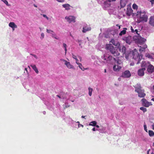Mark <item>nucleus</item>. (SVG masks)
Listing matches in <instances>:
<instances>
[{"label": "nucleus", "instance_id": "f257e3e1", "mask_svg": "<svg viewBox=\"0 0 154 154\" xmlns=\"http://www.w3.org/2000/svg\"><path fill=\"white\" fill-rule=\"evenodd\" d=\"M116 46L115 48L111 44H107L106 45V49L110 51L112 54L115 56H118L119 55L121 51L120 44L119 42L116 39H112L109 41Z\"/></svg>", "mask_w": 154, "mask_h": 154}, {"label": "nucleus", "instance_id": "f03ea898", "mask_svg": "<svg viewBox=\"0 0 154 154\" xmlns=\"http://www.w3.org/2000/svg\"><path fill=\"white\" fill-rule=\"evenodd\" d=\"M134 14L136 16L137 23H140L141 22H145L147 21L148 16L146 14L145 11H137V13H134Z\"/></svg>", "mask_w": 154, "mask_h": 154}, {"label": "nucleus", "instance_id": "7ed1b4c3", "mask_svg": "<svg viewBox=\"0 0 154 154\" xmlns=\"http://www.w3.org/2000/svg\"><path fill=\"white\" fill-rule=\"evenodd\" d=\"M134 87L135 88V91L137 92L138 94V96L140 97H144L146 96V94L144 93V90L142 89V87L140 84H137Z\"/></svg>", "mask_w": 154, "mask_h": 154}, {"label": "nucleus", "instance_id": "20e7f679", "mask_svg": "<svg viewBox=\"0 0 154 154\" xmlns=\"http://www.w3.org/2000/svg\"><path fill=\"white\" fill-rule=\"evenodd\" d=\"M133 58L135 60H138L137 64H138L142 58L143 56L142 54H139L138 53L136 49H134L133 51Z\"/></svg>", "mask_w": 154, "mask_h": 154}, {"label": "nucleus", "instance_id": "39448f33", "mask_svg": "<svg viewBox=\"0 0 154 154\" xmlns=\"http://www.w3.org/2000/svg\"><path fill=\"white\" fill-rule=\"evenodd\" d=\"M103 59L106 60L108 63L111 64L113 63L116 61L115 58L113 57L112 56L109 55L107 54H106L104 55Z\"/></svg>", "mask_w": 154, "mask_h": 154}, {"label": "nucleus", "instance_id": "423d86ee", "mask_svg": "<svg viewBox=\"0 0 154 154\" xmlns=\"http://www.w3.org/2000/svg\"><path fill=\"white\" fill-rule=\"evenodd\" d=\"M143 106L146 107H149L152 104L151 102L148 101L146 99L143 98L141 100Z\"/></svg>", "mask_w": 154, "mask_h": 154}, {"label": "nucleus", "instance_id": "0eeeda50", "mask_svg": "<svg viewBox=\"0 0 154 154\" xmlns=\"http://www.w3.org/2000/svg\"><path fill=\"white\" fill-rule=\"evenodd\" d=\"M131 74L129 70H126L122 73L121 77L124 78H128L131 76Z\"/></svg>", "mask_w": 154, "mask_h": 154}, {"label": "nucleus", "instance_id": "6e6552de", "mask_svg": "<svg viewBox=\"0 0 154 154\" xmlns=\"http://www.w3.org/2000/svg\"><path fill=\"white\" fill-rule=\"evenodd\" d=\"M65 18L69 23H71L72 22L75 23V17L73 16H69V17H66Z\"/></svg>", "mask_w": 154, "mask_h": 154}, {"label": "nucleus", "instance_id": "1a4fd4ad", "mask_svg": "<svg viewBox=\"0 0 154 154\" xmlns=\"http://www.w3.org/2000/svg\"><path fill=\"white\" fill-rule=\"evenodd\" d=\"M146 41V39L141 37H140L137 38L136 40V42L138 44L140 45H142L144 44Z\"/></svg>", "mask_w": 154, "mask_h": 154}, {"label": "nucleus", "instance_id": "9d476101", "mask_svg": "<svg viewBox=\"0 0 154 154\" xmlns=\"http://www.w3.org/2000/svg\"><path fill=\"white\" fill-rule=\"evenodd\" d=\"M147 71L149 73H152L154 72V66L150 63L147 67Z\"/></svg>", "mask_w": 154, "mask_h": 154}, {"label": "nucleus", "instance_id": "9b49d317", "mask_svg": "<svg viewBox=\"0 0 154 154\" xmlns=\"http://www.w3.org/2000/svg\"><path fill=\"white\" fill-rule=\"evenodd\" d=\"M146 70L145 68H142L140 69L138 71V75L140 76H142L144 75V71Z\"/></svg>", "mask_w": 154, "mask_h": 154}, {"label": "nucleus", "instance_id": "f8f14e48", "mask_svg": "<svg viewBox=\"0 0 154 154\" xmlns=\"http://www.w3.org/2000/svg\"><path fill=\"white\" fill-rule=\"evenodd\" d=\"M60 60L62 61H63L65 62V64L68 68L73 69L74 68L73 66L71 65L69 62H68L66 60L63 59H61Z\"/></svg>", "mask_w": 154, "mask_h": 154}, {"label": "nucleus", "instance_id": "ddd939ff", "mask_svg": "<svg viewBox=\"0 0 154 154\" xmlns=\"http://www.w3.org/2000/svg\"><path fill=\"white\" fill-rule=\"evenodd\" d=\"M150 63L149 62L147 61L146 62L145 61L143 60L142 62L141 63V67L143 68L147 67Z\"/></svg>", "mask_w": 154, "mask_h": 154}, {"label": "nucleus", "instance_id": "4468645a", "mask_svg": "<svg viewBox=\"0 0 154 154\" xmlns=\"http://www.w3.org/2000/svg\"><path fill=\"white\" fill-rule=\"evenodd\" d=\"M125 40L127 43L128 44H130L132 41V37L130 36H128L125 38Z\"/></svg>", "mask_w": 154, "mask_h": 154}, {"label": "nucleus", "instance_id": "2eb2a0df", "mask_svg": "<svg viewBox=\"0 0 154 154\" xmlns=\"http://www.w3.org/2000/svg\"><path fill=\"white\" fill-rule=\"evenodd\" d=\"M133 12V10L130 7H128L127 8L126 11V14L128 16H130L131 14Z\"/></svg>", "mask_w": 154, "mask_h": 154}, {"label": "nucleus", "instance_id": "dca6fc26", "mask_svg": "<svg viewBox=\"0 0 154 154\" xmlns=\"http://www.w3.org/2000/svg\"><path fill=\"white\" fill-rule=\"evenodd\" d=\"M149 24L154 26V15L151 16L149 19Z\"/></svg>", "mask_w": 154, "mask_h": 154}, {"label": "nucleus", "instance_id": "f3484780", "mask_svg": "<svg viewBox=\"0 0 154 154\" xmlns=\"http://www.w3.org/2000/svg\"><path fill=\"white\" fill-rule=\"evenodd\" d=\"M128 0H121L120 5L121 7L122 8H124L126 5Z\"/></svg>", "mask_w": 154, "mask_h": 154}, {"label": "nucleus", "instance_id": "a211bd4d", "mask_svg": "<svg viewBox=\"0 0 154 154\" xmlns=\"http://www.w3.org/2000/svg\"><path fill=\"white\" fill-rule=\"evenodd\" d=\"M122 68L121 65H115L113 67V69L114 71H118Z\"/></svg>", "mask_w": 154, "mask_h": 154}, {"label": "nucleus", "instance_id": "6ab92c4d", "mask_svg": "<svg viewBox=\"0 0 154 154\" xmlns=\"http://www.w3.org/2000/svg\"><path fill=\"white\" fill-rule=\"evenodd\" d=\"M91 30V28L90 27L85 26L83 28L82 32L85 33L87 31H90Z\"/></svg>", "mask_w": 154, "mask_h": 154}, {"label": "nucleus", "instance_id": "aec40b11", "mask_svg": "<svg viewBox=\"0 0 154 154\" xmlns=\"http://www.w3.org/2000/svg\"><path fill=\"white\" fill-rule=\"evenodd\" d=\"M121 51L120 52H121L122 53V55H123L124 54H125L126 53V47L124 46H122L121 47Z\"/></svg>", "mask_w": 154, "mask_h": 154}, {"label": "nucleus", "instance_id": "412c9836", "mask_svg": "<svg viewBox=\"0 0 154 154\" xmlns=\"http://www.w3.org/2000/svg\"><path fill=\"white\" fill-rule=\"evenodd\" d=\"M9 26L10 27L12 28H17V26L15 23L13 22H11L9 24Z\"/></svg>", "mask_w": 154, "mask_h": 154}, {"label": "nucleus", "instance_id": "4be33fe9", "mask_svg": "<svg viewBox=\"0 0 154 154\" xmlns=\"http://www.w3.org/2000/svg\"><path fill=\"white\" fill-rule=\"evenodd\" d=\"M30 66L37 74H38V69L35 65H31Z\"/></svg>", "mask_w": 154, "mask_h": 154}, {"label": "nucleus", "instance_id": "5701e85b", "mask_svg": "<svg viewBox=\"0 0 154 154\" xmlns=\"http://www.w3.org/2000/svg\"><path fill=\"white\" fill-rule=\"evenodd\" d=\"M111 2L109 0H106L104 2V5L105 7H109L110 6Z\"/></svg>", "mask_w": 154, "mask_h": 154}, {"label": "nucleus", "instance_id": "b1692460", "mask_svg": "<svg viewBox=\"0 0 154 154\" xmlns=\"http://www.w3.org/2000/svg\"><path fill=\"white\" fill-rule=\"evenodd\" d=\"M63 7L65 8L66 10L70 9V7H71L70 5L68 4H63L62 5Z\"/></svg>", "mask_w": 154, "mask_h": 154}, {"label": "nucleus", "instance_id": "393cba45", "mask_svg": "<svg viewBox=\"0 0 154 154\" xmlns=\"http://www.w3.org/2000/svg\"><path fill=\"white\" fill-rule=\"evenodd\" d=\"M127 29L126 28H123V30L122 31L119 33V35L120 36H121L125 34L126 32V30H127Z\"/></svg>", "mask_w": 154, "mask_h": 154}, {"label": "nucleus", "instance_id": "a878e982", "mask_svg": "<svg viewBox=\"0 0 154 154\" xmlns=\"http://www.w3.org/2000/svg\"><path fill=\"white\" fill-rule=\"evenodd\" d=\"M97 122L96 121H93L91 122L89 124V125L95 126L97 124Z\"/></svg>", "mask_w": 154, "mask_h": 154}, {"label": "nucleus", "instance_id": "bb28decb", "mask_svg": "<svg viewBox=\"0 0 154 154\" xmlns=\"http://www.w3.org/2000/svg\"><path fill=\"white\" fill-rule=\"evenodd\" d=\"M149 134L150 137H152L154 136V132L151 130H149Z\"/></svg>", "mask_w": 154, "mask_h": 154}, {"label": "nucleus", "instance_id": "cd10ccee", "mask_svg": "<svg viewBox=\"0 0 154 154\" xmlns=\"http://www.w3.org/2000/svg\"><path fill=\"white\" fill-rule=\"evenodd\" d=\"M89 91V95L90 96H91L92 95V92L93 91L92 88L89 87L88 88Z\"/></svg>", "mask_w": 154, "mask_h": 154}, {"label": "nucleus", "instance_id": "c85d7f7f", "mask_svg": "<svg viewBox=\"0 0 154 154\" xmlns=\"http://www.w3.org/2000/svg\"><path fill=\"white\" fill-rule=\"evenodd\" d=\"M140 109L141 110H142L144 113L147 111L146 109L144 107H141L140 108Z\"/></svg>", "mask_w": 154, "mask_h": 154}, {"label": "nucleus", "instance_id": "c756f323", "mask_svg": "<svg viewBox=\"0 0 154 154\" xmlns=\"http://www.w3.org/2000/svg\"><path fill=\"white\" fill-rule=\"evenodd\" d=\"M145 56L146 57H148L149 58L152 59V56L148 53L146 54Z\"/></svg>", "mask_w": 154, "mask_h": 154}, {"label": "nucleus", "instance_id": "7c9ffc66", "mask_svg": "<svg viewBox=\"0 0 154 154\" xmlns=\"http://www.w3.org/2000/svg\"><path fill=\"white\" fill-rule=\"evenodd\" d=\"M63 46L65 49V54H66V51H67V49H66L67 45H66V44L64 43L63 44Z\"/></svg>", "mask_w": 154, "mask_h": 154}, {"label": "nucleus", "instance_id": "2f4dec72", "mask_svg": "<svg viewBox=\"0 0 154 154\" xmlns=\"http://www.w3.org/2000/svg\"><path fill=\"white\" fill-rule=\"evenodd\" d=\"M132 8L134 9H137L138 6L136 4H134L132 5Z\"/></svg>", "mask_w": 154, "mask_h": 154}, {"label": "nucleus", "instance_id": "473e14b6", "mask_svg": "<svg viewBox=\"0 0 154 154\" xmlns=\"http://www.w3.org/2000/svg\"><path fill=\"white\" fill-rule=\"evenodd\" d=\"M7 6H9L8 2L6 0H1Z\"/></svg>", "mask_w": 154, "mask_h": 154}, {"label": "nucleus", "instance_id": "72a5a7b5", "mask_svg": "<svg viewBox=\"0 0 154 154\" xmlns=\"http://www.w3.org/2000/svg\"><path fill=\"white\" fill-rule=\"evenodd\" d=\"M140 48L139 49V50L140 52H141L143 51H145V50H143V48L142 47L140 46Z\"/></svg>", "mask_w": 154, "mask_h": 154}, {"label": "nucleus", "instance_id": "f704fd0d", "mask_svg": "<svg viewBox=\"0 0 154 154\" xmlns=\"http://www.w3.org/2000/svg\"><path fill=\"white\" fill-rule=\"evenodd\" d=\"M122 63V62L120 60H118L117 62V65H121V64Z\"/></svg>", "mask_w": 154, "mask_h": 154}, {"label": "nucleus", "instance_id": "c9c22d12", "mask_svg": "<svg viewBox=\"0 0 154 154\" xmlns=\"http://www.w3.org/2000/svg\"><path fill=\"white\" fill-rule=\"evenodd\" d=\"M47 32L48 33H51V32H53V31L51 30H49L47 29Z\"/></svg>", "mask_w": 154, "mask_h": 154}, {"label": "nucleus", "instance_id": "e433bc0d", "mask_svg": "<svg viewBox=\"0 0 154 154\" xmlns=\"http://www.w3.org/2000/svg\"><path fill=\"white\" fill-rule=\"evenodd\" d=\"M144 129L145 131L146 132H147V126L146 125H144Z\"/></svg>", "mask_w": 154, "mask_h": 154}, {"label": "nucleus", "instance_id": "4c0bfd02", "mask_svg": "<svg viewBox=\"0 0 154 154\" xmlns=\"http://www.w3.org/2000/svg\"><path fill=\"white\" fill-rule=\"evenodd\" d=\"M78 65H79V67L82 70H83L82 69V64L80 63H79V64H77Z\"/></svg>", "mask_w": 154, "mask_h": 154}, {"label": "nucleus", "instance_id": "58836bf2", "mask_svg": "<svg viewBox=\"0 0 154 154\" xmlns=\"http://www.w3.org/2000/svg\"><path fill=\"white\" fill-rule=\"evenodd\" d=\"M42 15L44 17L46 18L47 20L49 19V18L45 14H42Z\"/></svg>", "mask_w": 154, "mask_h": 154}, {"label": "nucleus", "instance_id": "ea45409f", "mask_svg": "<svg viewBox=\"0 0 154 154\" xmlns=\"http://www.w3.org/2000/svg\"><path fill=\"white\" fill-rule=\"evenodd\" d=\"M142 47L143 48V50H145L147 48V45L145 44Z\"/></svg>", "mask_w": 154, "mask_h": 154}, {"label": "nucleus", "instance_id": "a19ab883", "mask_svg": "<svg viewBox=\"0 0 154 154\" xmlns=\"http://www.w3.org/2000/svg\"><path fill=\"white\" fill-rule=\"evenodd\" d=\"M52 37L54 38H55L56 39H58V38H57V37L56 36V35L54 34H52Z\"/></svg>", "mask_w": 154, "mask_h": 154}, {"label": "nucleus", "instance_id": "79ce46f5", "mask_svg": "<svg viewBox=\"0 0 154 154\" xmlns=\"http://www.w3.org/2000/svg\"><path fill=\"white\" fill-rule=\"evenodd\" d=\"M72 57L75 59L77 58L76 56L73 54H72Z\"/></svg>", "mask_w": 154, "mask_h": 154}, {"label": "nucleus", "instance_id": "37998d69", "mask_svg": "<svg viewBox=\"0 0 154 154\" xmlns=\"http://www.w3.org/2000/svg\"><path fill=\"white\" fill-rule=\"evenodd\" d=\"M41 36L42 37V38H43L44 37V34L43 33H42L41 34Z\"/></svg>", "mask_w": 154, "mask_h": 154}, {"label": "nucleus", "instance_id": "c03bdc74", "mask_svg": "<svg viewBox=\"0 0 154 154\" xmlns=\"http://www.w3.org/2000/svg\"><path fill=\"white\" fill-rule=\"evenodd\" d=\"M75 60H76V63L77 64H79V63H78V62H79V60L76 58V59H75Z\"/></svg>", "mask_w": 154, "mask_h": 154}, {"label": "nucleus", "instance_id": "a18cd8bd", "mask_svg": "<svg viewBox=\"0 0 154 154\" xmlns=\"http://www.w3.org/2000/svg\"><path fill=\"white\" fill-rule=\"evenodd\" d=\"M131 32H134V29L133 28L132 26H131Z\"/></svg>", "mask_w": 154, "mask_h": 154}, {"label": "nucleus", "instance_id": "49530a36", "mask_svg": "<svg viewBox=\"0 0 154 154\" xmlns=\"http://www.w3.org/2000/svg\"><path fill=\"white\" fill-rule=\"evenodd\" d=\"M57 1L59 2H63V1L62 0H56Z\"/></svg>", "mask_w": 154, "mask_h": 154}, {"label": "nucleus", "instance_id": "de8ad7c7", "mask_svg": "<svg viewBox=\"0 0 154 154\" xmlns=\"http://www.w3.org/2000/svg\"><path fill=\"white\" fill-rule=\"evenodd\" d=\"M134 32H136V33L138 35H139L138 33V30L137 29H136L135 30Z\"/></svg>", "mask_w": 154, "mask_h": 154}, {"label": "nucleus", "instance_id": "09e8293b", "mask_svg": "<svg viewBox=\"0 0 154 154\" xmlns=\"http://www.w3.org/2000/svg\"><path fill=\"white\" fill-rule=\"evenodd\" d=\"M116 0H109V1L111 2H114V1H116Z\"/></svg>", "mask_w": 154, "mask_h": 154}, {"label": "nucleus", "instance_id": "8fccbe9b", "mask_svg": "<svg viewBox=\"0 0 154 154\" xmlns=\"http://www.w3.org/2000/svg\"><path fill=\"white\" fill-rule=\"evenodd\" d=\"M152 129L154 130V124L152 125Z\"/></svg>", "mask_w": 154, "mask_h": 154}, {"label": "nucleus", "instance_id": "3c124183", "mask_svg": "<svg viewBox=\"0 0 154 154\" xmlns=\"http://www.w3.org/2000/svg\"><path fill=\"white\" fill-rule=\"evenodd\" d=\"M92 130H93V131H96V129H95V128H94L92 129Z\"/></svg>", "mask_w": 154, "mask_h": 154}, {"label": "nucleus", "instance_id": "603ef678", "mask_svg": "<svg viewBox=\"0 0 154 154\" xmlns=\"http://www.w3.org/2000/svg\"><path fill=\"white\" fill-rule=\"evenodd\" d=\"M78 42H82V40H78Z\"/></svg>", "mask_w": 154, "mask_h": 154}, {"label": "nucleus", "instance_id": "864d4df0", "mask_svg": "<svg viewBox=\"0 0 154 154\" xmlns=\"http://www.w3.org/2000/svg\"><path fill=\"white\" fill-rule=\"evenodd\" d=\"M57 97H58L59 98H61L58 95H57Z\"/></svg>", "mask_w": 154, "mask_h": 154}, {"label": "nucleus", "instance_id": "5fc2aeb1", "mask_svg": "<svg viewBox=\"0 0 154 154\" xmlns=\"http://www.w3.org/2000/svg\"><path fill=\"white\" fill-rule=\"evenodd\" d=\"M85 116H82V118H85Z\"/></svg>", "mask_w": 154, "mask_h": 154}, {"label": "nucleus", "instance_id": "6e6d98bb", "mask_svg": "<svg viewBox=\"0 0 154 154\" xmlns=\"http://www.w3.org/2000/svg\"><path fill=\"white\" fill-rule=\"evenodd\" d=\"M95 126H96V127L97 128H99V126L97 125H95Z\"/></svg>", "mask_w": 154, "mask_h": 154}, {"label": "nucleus", "instance_id": "4d7b16f0", "mask_svg": "<svg viewBox=\"0 0 154 154\" xmlns=\"http://www.w3.org/2000/svg\"><path fill=\"white\" fill-rule=\"evenodd\" d=\"M151 100H152V101H154V98H152L151 99Z\"/></svg>", "mask_w": 154, "mask_h": 154}, {"label": "nucleus", "instance_id": "13d9d810", "mask_svg": "<svg viewBox=\"0 0 154 154\" xmlns=\"http://www.w3.org/2000/svg\"><path fill=\"white\" fill-rule=\"evenodd\" d=\"M25 70L26 71V72H27V69L26 68H25Z\"/></svg>", "mask_w": 154, "mask_h": 154}, {"label": "nucleus", "instance_id": "bf43d9fd", "mask_svg": "<svg viewBox=\"0 0 154 154\" xmlns=\"http://www.w3.org/2000/svg\"><path fill=\"white\" fill-rule=\"evenodd\" d=\"M33 56H34V57H35V58H36V55H33Z\"/></svg>", "mask_w": 154, "mask_h": 154}, {"label": "nucleus", "instance_id": "052dcab7", "mask_svg": "<svg viewBox=\"0 0 154 154\" xmlns=\"http://www.w3.org/2000/svg\"><path fill=\"white\" fill-rule=\"evenodd\" d=\"M106 72V69H104V72Z\"/></svg>", "mask_w": 154, "mask_h": 154}, {"label": "nucleus", "instance_id": "680f3d73", "mask_svg": "<svg viewBox=\"0 0 154 154\" xmlns=\"http://www.w3.org/2000/svg\"><path fill=\"white\" fill-rule=\"evenodd\" d=\"M14 28H12L13 31H14Z\"/></svg>", "mask_w": 154, "mask_h": 154}, {"label": "nucleus", "instance_id": "e2e57ef3", "mask_svg": "<svg viewBox=\"0 0 154 154\" xmlns=\"http://www.w3.org/2000/svg\"><path fill=\"white\" fill-rule=\"evenodd\" d=\"M119 26V29H120V27H121L120 26Z\"/></svg>", "mask_w": 154, "mask_h": 154}, {"label": "nucleus", "instance_id": "0e129e2a", "mask_svg": "<svg viewBox=\"0 0 154 154\" xmlns=\"http://www.w3.org/2000/svg\"><path fill=\"white\" fill-rule=\"evenodd\" d=\"M81 125V126H82V127H83V125Z\"/></svg>", "mask_w": 154, "mask_h": 154}, {"label": "nucleus", "instance_id": "69168bd1", "mask_svg": "<svg viewBox=\"0 0 154 154\" xmlns=\"http://www.w3.org/2000/svg\"><path fill=\"white\" fill-rule=\"evenodd\" d=\"M34 6L35 7H37V6L36 5H34Z\"/></svg>", "mask_w": 154, "mask_h": 154}, {"label": "nucleus", "instance_id": "338daca9", "mask_svg": "<svg viewBox=\"0 0 154 154\" xmlns=\"http://www.w3.org/2000/svg\"><path fill=\"white\" fill-rule=\"evenodd\" d=\"M119 24H117L116 25V26H119Z\"/></svg>", "mask_w": 154, "mask_h": 154}, {"label": "nucleus", "instance_id": "774afa93", "mask_svg": "<svg viewBox=\"0 0 154 154\" xmlns=\"http://www.w3.org/2000/svg\"><path fill=\"white\" fill-rule=\"evenodd\" d=\"M67 106H66V107L65 108H64V109H65L66 108H67Z\"/></svg>", "mask_w": 154, "mask_h": 154}]
</instances>
